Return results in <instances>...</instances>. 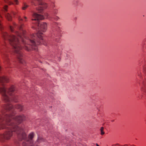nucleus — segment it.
Returning a JSON list of instances; mask_svg holds the SVG:
<instances>
[{
	"instance_id": "nucleus-18",
	"label": "nucleus",
	"mask_w": 146,
	"mask_h": 146,
	"mask_svg": "<svg viewBox=\"0 0 146 146\" xmlns=\"http://www.w3.org/2000/svg\"><path fill=\"white\" fill-rule=\"evenodd\" d=\"M24 18L25 19V21H27V17H24Z\"/></svg>"
},
{
	"instance_id": "nucleus-17",
	"label": "nucleus",
	"mask_w": 146,
	"mask_h": 146,
	"mask_svg": "<svg viewBox=\"0 0 146 146\" xmlns=\"http://www.w3.org/2000/svg\"><path fill=\"white\" fill-rule=\"evenodd\" d=\"M53 13L55 14H57L58 12V10L57 9H54V10L53 11Z\"/></svg>"
},
{
	"instance_id": "nucleus-13",
	"label": "nucleus",
	"mask_w": 146,
	"mask_h": 146,
	"mask_svg": "<svg viewBox=\"0 0 146 146\" xmlns=\"http://www.w3.org/2000/svg\"><path fill=\"white\" fill-rule=\"evenodd\" d=\"M4 1L6 3H7L10 5L13 4V3L12 1H10V0H4Z\"/></svg>"
},
{
	"instance_id": "nucleus-12",
	"label": "nucleus",
	"mask_w": 146,
	"mask_h": 146,
	"mask_svg": "<svg viewBox=\"0 0 146 146\" xmlns=\"http://www.w3.org/2000/svg\"><path fill=\"white\" fill-rule=\"evenodd\" d=\"M28 5L25 3H23L22 9L23 10H25L28 7Z\"/></svg>"
},
{
	"instance_id": "nucleus-16",
	"label": "nucleus",
	"mask_w": 146,
	"mask_h": 146,
	"mask_svg": "<svg viewBox=\"0 0 146 146\" xmlns=\"http://www.w3.org/2000/svg\"><path fill=\"white\" fill-rule=\"evenodd\" d=\"M14 1L15 4V5H18L19 4V2L18 0H14Z\"/></svg>"
},
{
	"instance_id": "nucleus-14",
	"label": "nucleus",
	"mask_w": 146,
	"mask_h": 146,
	"mask_svg": "<svg viewBox=\"0 0 146 146\" xmlns=\"http://www.w3.org/2000/svg\"><path fill=\"white\" fill-rule=\"evenodd\" d=\"M104 128L103 127H102L100 129V134L101 135H103L105 134L104 131Z\"/></svg>"
},
{
	"instance_id": "nucleus-19",
	"label": "nucleus",
	"mask_w": 146,
	"mask_h": 146,
	"mask_svg": "<svg viewBox=\"0 0 146 146\" xmlns=\"http://www.w3.org/2000/svg\"><path fill=\"white\" fill-rule=\"evenodd\" d=\"M19 21H22L23 20L21 18H19Z\"/></svg>"
},
{
	"instance_id": "nucleus-11",
	"label": "nucleus",
	"mask_w": 146,
	"mask_h": 146,
	"mask_svg": "<svg viewBox=\"0 0 146 146\" xmlns=\"http://www.w3.org/2000/svg\"><path fill=\"white\" fill-rule=\"evenodd\" d=\"M15 108L19 109L20 111H22L23 109V106L17 104L15 106Z\"/></svg>"
},
{
	"instance_id": "nucleus-8",
	"label": "nucleus",
	"mask_w": 146,
	"mask_h": 146,
	"mask_svg": "<svg viewBox=\"0 0 146 146\" xmlns=\"http://www.w3.org/2000/svg\"><path fill=\"white\" fill-rule=\"evenodd\" d=\"M1 68L0 66V70ZM9 81V78L8 77L0 75V83L8 82Z\"/></svg>"
},
{
	"instance_id": "nucleus-1",
	"label": "nucleus",
	"mask_w": 146,
	"mask_h": 146,
	"mask_svg": "<svg viewBox=\"0 0 146 146\" xmlns=\"http://www.w3.org/2000/svg\"><path fill=\"white\" fill-rule=\"evenodd\" d=\"M23 25L22 24L19 27L15 23L13 22L12 25L9 26V29L12 32H14L15 29L19 28L20 32L16 31L15 34L17 36V38L13 34L9 35L6 32L3 34V36L4 39H8L10 41V43L15 49L16 53L17 54V56L20 62L24 64L26 63L25 61L23 58V54L21 50L22 48L19 42L18 38L21 40L24 46L23 48L26 50H30V46L32 48L36 50L37 49V45L41 44V41L38 40H42V33L46 32L47 29V24L45 23H42L40 25V30L37 33L31 34L29 37H27L26 36V31L23 29Z\"/></svg>"
},
{
	"instance_id": "nucleus-9",
	"label": "nucleus",
	"mask_w": 146,
	"mask_h": 146,
	"mask_svg": "<svg viewBox=\"0 0 146 146\" xmlns=\"http://www.w3.org/2000/svg\"><path fill=\"white\" fill-rule=\"evenodd\" d=\"M1 48H0V52L1 53L2 56L4 59L5 61L6 62V63L7 64H9V59L8 58V56L7 55L5 54L2 52L1 51Z\"/></svg>"
},
{
	"instance_id": "nucleus-3",
	"label": "nucleus",
	"mask_w": 146,
	"mask_h": 146,
	"mask_svg": "<svg viewBox=\"0 0 146 146\" xmlns=\"http://www.w3.org/2000/svg\"><path fill=\"white\" fill-rule=\"evenodd\" d=\"M17 88L14 85H11L7 90L6 88L4 86L0 87V94H1L3 100L7 102L11 101L14 102H17L18 101V97L16 96H14L10 98L7 95V93L10 95L17 91Z\"/></svg>"
},
{
	"instance_id": "nucleus-15",
	"label": "nucleus",
	"mask_w": 146,
	"mask_h": 146,
	"mask_svg": "<svg viewBox=\"0 0 146 146\" xmlns=\"http://www.w3.org/2000/svg\"><path fill=\"white\" fill-rule=\"evenodd\" d=\"M50 2L51 5H52V7L54 6V2L53 0H49Z\"/></svg>"
},
{
	"instance_id": "nucleus-4",
	"label": "nucleus",
	"mask_w": 146,
	"mask_h": 146,
	"mask_svg": "<svg viewBox=\"0 0 146 146\" xmlns=\"http://www.w3.org/2000/svg\"><path fill=\"white\" fill-rule=\"evenodd\" d=\"M8 9V6L7 5H5L1 13H0V29L2 30L3 29V27L1 23V20L3 18V15L5 16V18L8 21H11L12 20V17L11 15L9 13H7Z\"/></svg>"
},
{
	"instance_id": "nucleus-6",
	"label": "nucleus",
	"mask_w": 146,
	"mask_h": 146,
	"mask_svg": "<svg viewBox=\"0 0 146 146\" xmlns=\"http://www.w3.org/2000/svg\"><path fill=\"white\" fill-rule=\"evenodd\" d=\"M44 17L43 16L38 14L36 13H33L32 16L34 19H32V20H42L44 18L48 19L50 18V17L49 16V15L48 13H44Z\"/></svg>"
},
{
	"instance_id": "nucleus-5",
	"label": "nucleus",
	"mask_w": 146,
	"mask_h": 146,
	"mask_svg": "<svg viewBox=\"0 0 146 146\" xmlns=\"http://www.w3.org/2000/svg\"><path fill=\"white\" fill-rule=\"evenodd\" d=\"M37 1L39 5H42V7H40L36 8V10L39 13H42L44 9H46L48 7V4L46 3L43 2L41 0H32L31 1V3L33 5L35 6L36 5V4L35 3V1Z\"/></svg>"
},
{
	"instance_id": "nucleus-2",
	"label": "nucleus",
	"mask_w": 146,
	"mask_h": 146,
	"mask_svg": "<svg viewBox=\"0 0 146 146\" xmlns=\"http://www.w3.org/2000/svg\"><path fill=\"white\" fill-rule=\"evenodd\" d=\"M4 109L7 111H9L10 114H6L3 115L5 118L0 115V129L5 128L7 129V131L3 134L0 135L1 139H8L12 136L13 132H15L21 139H25L27 143H23V146H28L27 143L31 144L30 146H37L35 144L33 145L32 139L34 136V133L31 132L30 133L28 138H26L25 133V128L24 126L21 127L18 126L15 124H12L15 122L20 123L25 119V117L23 115L15 116L13 111L14 107L11 104L8 103L4 107Z\"/></svg>"
},
{
	"instance_id": "nucleus-7",
	"label": "nucleus",
	"mask_w": 146,
	"mask_h": 146,
	"mask_svg": "<svg viewBox=\"0 0 146 146\" xmlns=\"http://www.w3.org/2000/svg\"><path fill=\"white\" fill-rule=\"evenodd\" d=\"M142 72L143 73L144 76H146V66H143L142 69L138 71L137 75L140 78H141L142 77Z\"/></svg>"
},
{
	"instance_id": "nucleus-10",
	"label": "nucleus",
	"mask_w": 146,
	"mask_h": 146,
	"mask_svg": "<svg viewBox=\"0 0 146 146\" xmlns=\"http://www.w3.org/2000/svg\"><path fill=\"white\" fill-rule=\"evenodd\" d=\"M143 86L141 88V90L143 95H146V82H143Z\"/></svg>"
},
{
	"instance_id": "nucleus-20",
	"label": "nucleus",
	"mask_w": 146,
	"mask_h": 146,
	"mask_svg": "<svg viewBox=\"0 0 146 146\" xmlns=\"http://www.w3.org/2000/svg\"><path fill=\"white\" fill-rule=\"evenodd\" d=\"M12 14H13L14 15H15V13H14L13 12H12Z\"/></svg>"
},
{
	"instance_id": "nucleus-21",
	"label": "nucleus",
	"mask_w": 146,
	"mask_h": 146,
	"mask_svg": "<svg viewBox=\"0 0 146 146\" xmlns=\"http://www.w3.org/2000/svg\"><path fill=\"white\" fill-rule=\"evenodd\" d=\"M96 145L97 146H99V145L97 144H96Z\"/></svg>"
},
{
	"instance_id": "nucleus-24",
	"label": "nucleus",
	"mask_w": 146,
	"mask_h": 146,
	"mask_svg": "<svg viewBox=\"0 0 146 146\" xmlns=\"http://www.w3.org/2000/svg\"><path fill=\"white\" fill-rule=\"evenodd\" d=\"M2 113L3 114V115L4 114H3V113Z\"/></svg>"
},
{
	"instance_id": "nucleus-22",
	"label": "nucleus",
	"mask_w": 146,
	"mask_h": 146,
	"mask_svg": "<svg viewBox=\"0 0 146 146\" xmlns=\"http://www.w3.org/2000/svg\"><path fill=\"white\" fill-rule=\"evenodd\" d=\"M39 139H38V141H37V142H39Z\"/></svg>"
},
{
	"instance_id": "nucleus-23",
	"label": "nucleus",
	"mask_w": 146,
	"mask_h": 146,
	"mask_svg": "<svg viewBox=\"0 0 146 146\" xmlns=\"http://www.w3.org/2000/svg\"><path fill=\"white\" fill-rule=\"evenodd\" d=\"M0 4H1V5H2V3L1 2Z\"/></svg>"
}]
</instances>
